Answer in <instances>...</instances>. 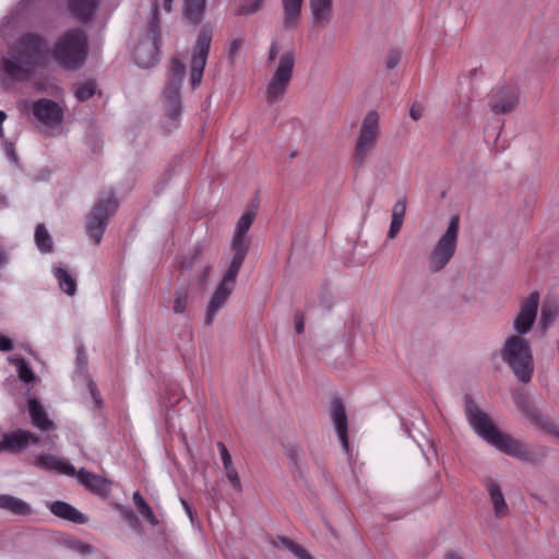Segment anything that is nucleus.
Here are the masks:
<instances>
[{
  "instance_id": "1",
  "label": "nucleus",
  "mask_w": 559,
  "mask_h": 559,
  "mask_svg": "<svg viewBox=\"0 0 559 559\" xmlns=\"http://www.w3.org/2000/svg\"><path fill=\"white\" fill-rule=\"evenodd\" d=\"M465 413L473 429L490 445L522 461L532 460V454L525 444L499 430L471 396L465 397Z\"/></svg>"
},
{
  "instance_id": "2",
  "label": "nucleus",
  "mask_w": 559,
  "mask_h": 559,
  "mask_svg": "<svg viewBox=\"0 0 559 559\" xmlns=\"http://www.w3.org/2000/svg\"><path fill=\"white\" fill-rule=\"evenodd\" d=\"M46 44L41 36L27 33L20 37L9 57L2 61V70L13 81H26L37 67L45 63Z\"/></svg>"
},
{
  "instance_id": "3",
  "label": "nucleus",
  "mask_w": 559,
  "mask_h": 559,
  "mask_svg": "<svg viewBox=\"0 0 559 559\" xmlns=\"http://www.w3.org/2000/svg\"><path fill=\"white\" fill-rule=\"evenodd\" d=\"M275 69L265 87V100L273 105L284 99L293 81L296 66V52L290 48L278 55V44L274 40L270 47L267 60H276Z\"/></svg>"
},
{
  "instance_id": "4",
  "label": "nucleus",
  "mask_w": 559,
  "mask_h": 559,
  "mask_svg": "<svg viewBox=\"0 0 559 559\" xmlns=\"http://www.w3.org/2000/svg\"><path fill=\"white\" fill-rule=\"evenodd\" d=\"M88 40L81 28H72L63 33L55 43L51 56L53 60L67 70L80 68L86 60Z\"/></svg>"
},
{
  "instance_id": "5",
  "label": "nucleus",
  "mask_w": 559,
  "mask_h": 559,
  "mask_svg": "<svg viewBox=\"0 0 559 559\" xmlns=\"http://www.w3.org/2000/svg\"><path fill=\"white\" fill-rule=\"evenodd\" d=\"M500 356L521 383L526 384L532 380L534 358L530 342L524 336L510 335L507 337Z\"/></svg>"
},
{
  "instance_id": "6",
  "label": "nucleus",
  "mask_w": 559,
  "mask_h": 559,
  "mask_svg": "<svg viewBox=\"0 0 559 559\" xmlns=\"http://www.w3.org/2000/svg\"><path fill=\"white\" fill-rule=\"evenodd\" d=\"M147 38L142 40L134 50V61L141 68L155 66L159 59V2L154 0L151 10Z\"/></svg>"
},
{
  "instance_id": "7",
  "label": "nucleus",
  "mask_w": 559,
  "mask_h": 559,
  "mask_svg": "<svg viewBox=\"0 0 559 559\" xmlns=\"http://www.w3.org/2000/svg\"><path fill=\"white\" fill-rule=\"evenodd\" d=\"M380 138V116L378 111L370 110L365 116L356 139L354 162L357 168L365 165Z\"/></svg>"
},
{
  "instance_id": "8",
  "label": "nucleus",
  "mask_w": 559,
  "mask_h": 559,
  "mask_svg": "<svg viewBox=\"0 0 559 559\" xmlns=\"http://www.w3.org/2000/svg\"><path fill=\"white\" fill-rule=\"evenodd\" d=\"M118 209V201L112 192L99 195L92 211L86 217V233L95 245H99L107 227L109 217Z\"/></svg>"
},
{
  "instance_id": "9",
  "label": "nucleus",
  "mask_w": 559,
  "mask_h": 559,
  "mask_svg": "<svg viewBox=\"0 0 559 559\" xmlns=\"http://www.w3.org/2000/svg\"><path fill=\"white\" fill-rule=\"evenodd\" d=\"M459 222V216L455 215L451 217L445 233L431 250L428 258L430 272H440L453 258L457 243Z\"/></svg>"
},
{
  "instance_id": "10",
  "label": "nucleus",
  "mask_w": 559,
  "mask_h": 559,
  "mask_svg": "<svg viewBox=\"0 0 559 559\" xmlns=\"http://www.w3.org/2000/svg\"><path fill=\"white\" fill-rule=\"evenodd\" d=\"M241 266L229 264L226 273L215 288L206 307L204 323L212 325L218 311L226 305L236 286V280Z\"/></svg>"
},
{
  "instance_id": "11",
  "label": "nucleus",
  "mask_w": 559,
  "mask_h": 559,
  "mask_svg": "<svg viewBox=\"0 0 559 559\" xmlns=\"http://www.w3.org/2000/svg\"><path fill=\"white\" fill-rule=\"evenodd\" d=\"M212 35V29L206 26H203L198 34L191 56L190 80L192 88H197L201 84L211 48Z\"/></svg>"
},
{
  "instance_id": "12",
  "label": "nucleus",
  "mask_w": 559,
  "mask_h": 559,
  "mask_svg": "<svg viewBox=\"0 0 559 559\" xmlns=\"http://www.w3.org/2000/svg\"><path fill=\"white\" fill-rule=\"evenodd\" d=\"M171 78L164 92V98L167 105L166 115L171 120H177L181 114L180 85L186 74V66L179 59L171 61Z\"/></svg>"
},
{
  "instance_id": "13",
  "label": "nucleus",
  "mask_w": 559,
  "mask_h": 559,
  "mask_svg": "<svg viewBox=\"0 0 559 559\" xmlns=\"http://www.w3.org/2000/svg\"><path fill=\"white\" fill-rule=\"evenodd\" d=\"M255 214L253 211L245 212L237 222L231 241L233 259L231 264L241 266L249 250L247 233L253 224Z\"/></svg>"
},
{
  "instance_id": "14",
  "label": "nucleus",
  "mask_w": 559,
  "mask_h": 559,
  "mask_svg": "<svg viewBox=\"0 0 559 559\" xmlns=\"http://www.w3.org/2000/svg\"><path fill=\"white\" fill-rule=\"evenodd\" d=\"M539 293L533 292L521 301L520 311L514 318V335L523 336L531 331L537 317Z\"/></svg>"
},
{
  "instance_id": "15",
  "label": "nucleus",
  "mask_w": 559,
  "mask_h": 559,
  "mask_svg": "<svg viewBox=\"0 0 559 559\" xmlns=\"http://www.w3.org/2000/svg\"><path fill=\"white\" fill-rule=\"evenodd\" d=\"M519 93L514 87L501 86L490 97L489 107L495 115H506L515 110Z\"/></svg>"
},
{
  "instance_id": "16",
  "label": "nucleus",
  "mask_w": 559,
  "mask_h": 559,
  "mask_svg": "<svg viewBox=\"0 0 559 559\" xmlns=\"http://www.w3.org/2000/svg\"><path fill=\"white\" fill-rule=\"evenodd\" d=\"M33 115L43 124L48 127H57L62 122L63 110L53 100L40 98L33 104Z\"/></svg>"
},
{
  "instance_id": "17",
  "label": "nucleus",
  "mask_w": 559,
  "mask_h": 559,
  "mask_svg": "<svg viewBox=\"0 0 559 559\" xmlns=\"http://www.w3.org/2000/svg\"><path fill=\"white\" fill-rule=\"evenodd\" d=\"M330 415L343 449L345 452H349V441L347 436V414L345 403L341 397L334 396L331 400Z\"/></svg>"
},
{
  "instance_id": "18",
  "label": "nucleus",
  "mask_w": 559,
  "mask_h": 559,
  "mask_svg": "<svg viewBox=\"0 0 559 559\" xmlns=\"http://www.w3.org/2000/svg\"><path fill=\"white\" fill-rule=\"evenodd\" d=\"M33 465L47 472H56L67 476L75 475V468L71 463L51 454L36 455Z\"/></svg>"
},
{
  "instance_id": "19",
  "label": "nucleus",
  "mask_w": 559,
  "mask_h": 559,
  "mask_svg": "<svg viewBox=\"0 0 559 559\" xmlns=\"http://www.w3.org/2000/svg\"><path fill=\"white\" fill-rule=\"evenodd\" d=\"M74 476H76L79 483L91 492L102 497L108 495L110 483L100 475L81 468L79 471L75 469Z\"/></svg>"
},
{
  "instance_id": "20",
  "label": "nucleus",
  "mask_w": 559,
  "mask_h": 559,
  "mask_svg": "<svg viewBox=\"0 0 559 559\" xmlns=\"http://www.w3.org/2000/svg\"><path fill=\"white\" fill-rule=\"evenodd\" d=\"M520 409L526 417L537 425L546 433L559 439V426L548 416L542 414L538 409L530 405L527 402H522Z\"/></svg>"
},
{
  "instance_id": "21",
  "label": "nucleus",
  "mask_w": 559,
  "mask_h": 559,
  "mask_svg": "<svg viewBox=\"0 0 559 559\" xmlns=\"http://www.w3.org/2000/svg\"><path fill=\"white\" fill-rule=\"evenodd\" d=\"M39 437L33 432L17 430L2 438V450L17 451L25 448L29 442L38 443Z\"/></svg>"
},
{
  "instance_id": "22",
  "label": "nucleus",
  "mask_w": 559,
  "mask_h": 559,
  "mask_svg": "<svg viewBox=\"0 0 559 559\" xmlns=\"http://www.w3.org/2000/svg\"><path fill=\"white\" fill-rule=\"evenodd\" d=\"M99 0H68L70 13L80 22L86 23L95 14Z\"/></svg>"
},
{
  "instance_id": "23",
  "label": "nucleus",
  "mask_w": 559,
  "mask_h": 559,
  "mask_svg": "<svg viewBox=\"0 0 559 559\" xmlns=\"http://www.w3.org/2000/svg\"><path fill=\"white\" fill-rule=\"evenodd\" d=\"M50 512L63 520L70 521L76 524H84L87 522V518L76 510L71 504L63 501H55L49 506Z\"/></svg>"
},
{
  "instance_id": "24",
  "label": "nucleus",
  "mask_w": 559,
  "mask_h": 559,
  "mask_svg": "<svg viewBox=\"0 0 559 559\" xmlns=\"http://www.w3.org/2000/svg\"><path fill=\"white\" fill-rule=\"evenodd\" d=\"M486 487L493 504L495 515L497 518L507 516L509 514V507L504 500L501 487L491 478L487 479Z\"/></svg>"
},
{
  "instance_id": "25",
  "label": "nucleus",
  "mask_w": 559,
  "mask_h": 559,
  "mask_svg": "<svg viewBox=\"0 0 559 559\" xmlns=\"http://www.w3.org/2000/svg\"><path fill=\"white\" fill-rule=\"evenodd\" d=\"M28 412L32 424L36 428L40 429L41 431H48L52 428L53 423L48 418L47 413L37 400H29Z\"/></svg>"
},
{
  "instance_id": "26",
  "label": "nucleus",
  "mask_w": 559,
  "mask_h": 559,
  "mask_svg": "<svg viewBox=\"0 0 559 559\" xmlns=\"http://www.w3.org/2000/svg\"><path fill=\"white\" fill-rule=\"evenodd\" d=\"M282 2L284 10V27L286 29H293L300 19L304 0H283Z\"/></svg>"
},
{
  "instance_id": "27",
  "label": "nucleus",
  "mask_w": 559,
  "mask_h": 559,
  "mask_svg": "<svg viewBox=\"0 0 559 559\" xmlns=\"http://www.w3.org/2000/svg\"><path fill=\"white\" fill-rule=\"evenodd\" d=\"M0 509L21 516L32 513V508L27 502L10 495H0Z\"/></svg>"
},
{
  "instance_id": "28",
  "label": "nucleus",
  "mask_w": 559,
  "mask_h": 559,
  "mask_svg": "<svg viewBox=\"0 0 559 559\" xmlns=\"http://www.w3.org/2000/svg\"><path fill=\"white\" fill-rule=\"evenodd\" d=\"M332 0H310V9L316 24L329 21Z\"/></svg>"
},
{
  "instance_id": "29",
  "label": "nucleus",
  "mask_w": 559,
  "mask_h": 559,
  "mask_svg": "<svg viewBox=\"0 0 559 559\" xmlns=\"http://www.w3.org/2000/svg\"><path fill=\"white\" fill-rule=\"evenodd\" d=\"M55 276L58 281L59 287L62 292H64L69 296H73L76 292V281L75 278L64 269L56 267Z\"/></svg>"
},
{
  "instance_id": "30",
  "label": "nucleus",
  "mask_w": 559,
  "mask_h": 559,
  "mask_svg": "<svg viewBox=\"0 0 559 559\" xmlns=\"http://www.w3.org/2000/svg\"><path fill=\"white\" fill-rule=\"evenodd\" d=\"M206 0H185V15L193 24H198L204 13Z\"/></svg>"
},
{
  "instance_id": "31",
  "label": "nucleus",
  "mask_w": 559,
  "mask_h": 559,
  "mask_svg": "<svg viewBox=\"0 0 559 559\" xmlns=\"http://www.w3.org/2000/svg\"><path fill=\"white\" fill-rule=\"evenodd\" d=\"M35 242L37 248L43 253H49L52 251L53 242L50 234L44 224H38L35 229Z\"/></svg>"
},
{
  "instance_id": "32",
  "label": "nucleus",
  "mask_w": 559,
  "mask_h": 559,
  "mask_svg": "<svg viewBox=\"0 0 559 559\" xmlns=\"http://www.w3.org/2000/svg\"><path fill=\"white\" fill-rule=\"evenodd\" d=\"M559 313V305L557 301L547 299L542 306L540 312V325L543 329H547L557 318Z\"/></svg>"
},
{
  "instance_id": "33",
  "label": "nucleus",
  "mask_w": 559,
  "mask_h": 559,
  "mask_svg": "<svg viewBox=\"0 0 559 559\" xmlns=\"http://www.w3.org/2000/svg\"><path fill=\"white\" fill-rule=\"evenodd\" d=\"M133 502L140 512V514L153 526H156L158 524V520L155 516L152 508L148 506V503L144 500V498L141 496L139 491H135L133 493Z\"/></svg>"
},
{
  "instance_id": "34",
  "label": "nucleus",
  "mask_w": 559,
  "mask_h": 559,
  "mask_svg": "<svg viewBox=\"0 0 559 559\" xmlns=\"http://www.w3.org/2000/svg\"><path fill=\"white\" fill-rule=\"evenodd\" d=\"M280 546L286 548L292 554H294L298 559H313V557L299 544L289 539L288 537L281 536L278 537Z\"/></svg>"
},
{
  "instance_id": "35",
  "label": "nucleus",
  "mask_w": 559,
  "mask_h": 559,
  "mask_svg": "<svg viewBox=\"0 0 559 559\" xmlns=\"http://www.w3.org/2000/svg\"><path fill=\"white\" fill-rule=\"evenodd\" d=\"M188 288H179L175 292L173 310L175 313H185L188 307Z\"/></svg>"
},
{
  "instance_id": "36",
  "label": "nucleus",
  "mask_w": 559,
  "mask_h": 559,
  "mask_svg": "<svg viewBox=\"0 0 559 559\" xmlns=\"http://www.w3.org/2000/svg\"><path fill=\"white\" fill-rule=\"evenodd\" d=\"M96 91V83L93 80H87L80 84L75 90V96L80 102L90 99Z\"/></svg>"
},
{
  "instance_id": "37",
  "label": "nucleus",
  "mask_w": 559,
  "mask_h": 559,
  "mask_svg": "<svg viewBox=\"0 0 559 559\" xmlns=\"http://www.w3.org/2000/svg\"><path fill=\"white\" fill-rule=\"evenodd\" d=\"M225 468V472H226V476L229 480V483L231 484V486L237 490V491H241L242 489V486H241V481H240V478H239V475H238V472L237 469L235 468V466L231 464L229 466H226L224 467Z\"/></svg>"
},
{
  "instance_id": "38",
  "label": "nucleus",
  "mask_w": 559,
  "mask_h": 559,
  "mask_svg": "<svg viewBox=\"0 0 559 559\" xmlns=\"http://www.w3.org/2000/svg\"><path fill=\"white\" fill-rule=\"evenodd\" d=\"M17 371H19V377L22 381L29 383L34 380V372L24 360H21L19 362Z\"/></svg>"
},
{
  "instance_id": "39",
  "label": "nucleus",
  "mask_w": 559,
  "mask_h": 559,
  "mask_svg": "<svg viewBox=\"0 0 559 559\" xmlns=\"http://www.w3.org/2000/svg\"><path fill=\"white\" fill-rule=\"evenodd\" d=\"M402 52L399 49L391 50L385 59L386 69H394L401 61Z\"/></svg>"
},
{
  "instance_id": "40",
  "label": "nucleus",
  "mask_w": 559,
  "mask_h": 559,
  "mask_svg": "<svg viewBox=\"0 0 559 559\" xmlns=\"http://www.w3.org/2000/svg\"><path fill=\"white\" fill-rule=\"evenodd\" d=\"M405 213H406V200L405 199L399 200L393 206L392 218L404 221Z\"/></svg>"
},
{
  "instance_id": "41",
  "label": "nucleus",
  "mask_w": 559,
  "mask_h": 559,
  "mask_svg": "<svg viewBox=\"0 0 559 559\" xmlns=\"http://www.w3.org/2000/svg\"><path fill=\"white\" fill-rule=\"evenodd\" d=\"M262 1L263 0H254L250 4L245 2L243 4H241V7L239 9V12L241 14L254 13V12H257L261 8Z\"/></svg>"
},
{
  "instance_id": "42",
  "label": "nucleus",
  "mask_w": 559,
  "mask_h": 559,
  "mask_svg": "<svg viewBox=\"0 0 559 559\" xmlns=\"http://www.w3.org/2000/svg\"><path fill=\"white\" fill-rule=\"evenodd\" d=\"M217 448H218L224 467L231 465L233 464L231 455L229 454L226 445L223 442H218Z\"/></svg>"
},
{
  "instance_id": "43",
  "label": "nucleus",
  "mask_w": 559,
  "mask_h": 559,
  "mask_svg": "<svg viewBox=\"0 0 559 559\" xmlns=\"http://www.w3.org/2000/svg\"><path fill=\"white\" fill-rule=\"evenodd\" d=\"M402 225H403L402 219L392 218L391 226H390V229L388 233V238L394 239L396 237V235L399 234Z\"/></svg>"
},
{
  "instance_id": "44",
  "label": "nucleus",
  "mask_w": 559,
  "mask_h": 559,
  "mask_svg": "<svg viewBox=\"0 0 559 559\" xmlns=\"http://www.w3.org/2000/svg\"><path fill=\"white\" fill-rule=\"evenodd\" d=\"M423 114H424V106L418 103H414L409 110L411 118L413 120L417 121L423 117Z\"/></svg>"
},
{
  "instance_id": "45",
  "label": "nucleus",
  "mask_w": 559,
  "mask_h": 559,
  "mask_svg": "<svg viewBox=\"0 0 559 559\" xmlns=\"http://www.w3.org/2000/svg\"><path fill=\"white\" fill-rule=\"evenodd\" d=\"M212 269H213V264L212 263H207L204 265L202 272L200 273L199 275V283L203 286L206 284L209 277H210V274L212 272Z\"/></svg>"
},
{
  "instance_id": "46",
  "label": "nucleus",
  "mask_w": 559,
  "mask_h": 559,
  "mask_svg": "<svg viewBox=\"0 0 559 559\" xmlns=\"http://www.w3.org/2000/svg\"><path fill=\"white\" fill-rule=\"evenodd\" d=\"M304 328H305V318H304V314L301 313H296L295 314V330L298 334L302 333L304 332Z\"/></svg>"
},
{
  "instance_id": "47",
  "label": "nucleus",
  "mask_w": 559,
  "mask_h": 559,
  "mask_svg": "<svg viewBox=\"0 0 559 559\" xmlns=\"http://www.w3.org/2000/svg\"><path fill=\"white\" fill-rule=\"evenodd\" d=\"M13 348L12 341L3 335H0V350L9 352Z\"/></svg>"
},
{
  "instance_id": "48",
  "label": "nucleus",
  "mask_w": 559,
  "mask_h": 559,
  "mask_svg": "<svg viewBox=\"0 0 559 559\" xmlns=\"http://www.w3.org/2000/svg\"><path fill=\"white\" fill-rule=\"evenodd\" d=\"M242 47V40L241 39H235L230 44L229 48V55L230 58H234L235 55L238 52V50Z\"/></svg>"
},
{
  "instance_id": "49",
  "label": "nucleus",
  "mask_w": 559,
  "mask_h": 559,
  "mask_svg": "<svg viewBox=\"0 0 559 559\" xmlns=\"http://www.w3.org/2000/svg\"><path fill=\"white\" fill-rule=\"evenodd\" d=\"M298 449L296 448H292L287 451V456L290 459V461L294 463V464H297V457H298Z\"/></svg>"
},
{
  "instance_id": "50",
  "label": "nucleus",
  "mask_w": 559,
  "mask_h": 559,
  "mask_svg": "<svg viewBox=\"0 0 559 559\" xmlns=\"http://www.w3.org/2000/svg\"><path fill=\"white\" fill-rule=\"evenodd\" d=\"M7 119V114L2 110H0V139H2L4 136V131H3V122L5 121Z\"/></svg>"
},
{
  "instance_id": "51",
  "label": "nucleus",
  "mask_w": 559,
  "mask_h": 559,
  "mask_svg": "<svg viewBox=\"0 0 559 559\" xmlns=\"http://www.w3.org/2000/svg\"><path fill=\"white\" fill-rule=\"evenodd\" d=\"M173 1L174 0H162V7H163L165 12H170L171 11Z\"/></svg>"
},
{
  "instance_id": "52",
  "label": "nucleus",
  "mask_w": 559,
  "mask_h": 559,
  "mask_svg": "<svg viewBox=\"0 0 559 559\" xmlns=\"http://www.w3.org/2000/svg\"><path fill=\"white\" fill-rule=\"evenodd\" d=\"M91 546L87 545V544H79L78 546V549L80 550L81 554H88L91 551Z\"/></svg>"
},
{
  "instance_id": "53",
  "label": "nucleus",
  "mask_w": 559,
  "mask_h": 559,
  "mask_svg": "<svg viewBox=\"0 0 559 559\" xmlns=\"http://www.w3.org/2000/svg\"><path fill=\"white\" fill-rule=\"evenodd\" d=\"M199 254H200V250H199V249H195V252H194V254H193V257H192V259H191L190 263H189L188 265H185V264H183V265H182V267H187V269H188V267H190V266L194 263V261L197 260V258L199 257Z\"/></svg>"
},
{
  "instance_id": "54",
  "label": "nucleus",
  "mask_w": 559,
  "mask_h": 559,
  "mask_svg": "<svg viewBox=\"0 0 559 559\" xmlns=\"http://www.w3.org/2000/svg\"><path fill=\"white\" fill-rule=\"evenodd\" d=\"M445 559H463V558L460 555L455 554V552H449L445 556Z\"/></svg>"
},
{
  "instance_id": "55",
  "label": "nucleus",
  "mask_w": 559,
  "mask_h": 559,
  "mask_svg": "<svg viewBox=\"0 0 559 559\" xmlns=\"http://www.w3.org/2000/svg\"><path fill=\"white\" fill-rule=\"evenodd\" d=\"M7 262V259H5V255L4 253L2 252V250H0V267Z\"/></svg>"
},
{
  "instance_id": "56",
  "label": "nucleus",
  "mask_w": 559,
  "mask_h": 559,
  "mask_svg": "<svg viewBox=\"0 0 559 559\" xmlns=\"http://www.w3.org/2000/svg\"><path fill=\"white\" fill-rule=\"evenodd\" d=\"M182 504H183L186 511L191 515V510H190V507L188 506V503L182 501Z\"/></svg>"
},
{
  "instance_id": "57",
  "label": "nucleus",
  "mask_w": 559,
  "mask_h": 559,
  "mask_svg": "<svg viewBox=\"0 0 559 559\" xmlns=\"http://www.w3.org/2000/svg\"><path fill=\"white\" fill-rule=\"evenodd\" d=\"M10 153H11L12 155H14V151H13V148H12V147H10Z\"/></svg>"
},
{
  "instance_id": "58",
  "label": "nucleus",
  "mask_w": 559,
  "mask_h": 559,
  "mask_svg": "<svg viewBox=\"0 0 559 559\" xmlns=\"http://www.w3.org/2000/svg\"><path fill=\"white\" fill-rule=\"evenodd\" d=\"M2 451V440H0V452Z\"/></svg>"
}]
</instances>
